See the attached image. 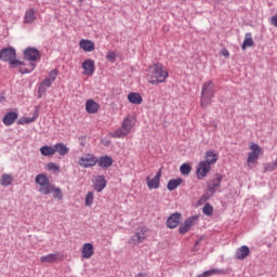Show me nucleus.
I'll return each mask as SVG.
<instances>
[{
  "mask_svg": "<svg viewBox=\"0 0 277 277\" xmlns=\"http://www.w3.org/2000/svg\"><path fill=\"white\" fill-rule=\"evenodd\" d=\"M221 55H223V57H230V52H228L227 49H223L221 51Z\"/></svg>",
  "mask_w": 277,
  "mask_h": 277,
  "instance_id": "obj_42",
  "label": "nucleus"
},
{
  "mask_svg": "<svg viewBox=\"0 0 277 277\" xmlns=\"http://www.w3.org/2000/svg\"><path fill=\"white\" fill-rule=\"evenodd\" d=\"M181 217H182V214L179 212L171 214L167 220L168 228H176V226L181 224Z\"/></svg>",
  "mask_w": 277,
  "mask_h": 277,
  "instance_id": "obj_16",
  "label": "nucleus"
},
{
  "mask_svg": "<svg viewBox=\"0 0 277 277\" xmlns=\"http://www.w3.org/2000/svg\"><path fill=\"white\" fill-rule=\"evenodd\" d=\"M113 164L114 159H111L109 156H103L97 159V166H100V168H111Z\"/></svg>",
  "mask_w": 277,
  "mask_h": 277,
  "instance_id": "obj_26",
  "label": "nucleus"
},
{
  "mask_svg": "<svg viewBox=\"0 0 277 277\" xmlns=\"http://www.w3.org/2000/svg\"><path fill=\"white\" fill-rule=\"evenodd\" d=\"M135 277H146V274H144V273H138L137 275H135Z\"/></svg>",
  "mask_w": 277,
  "mask_h": 277,
  "instance_id": "obj_44",
  "label": "nucleus"
},
{
  "mask_svg": "<svg viewBox=\"0 0 277 277\" xmlns=\"http://www.w3.org/2000/svg\"><path fill=\"white\" fill-rule=\"evenodd\" d=\"M105 187H107V180H105L104 175H97L94 181L95 192H103Z\"/></svg>",
  "mask_w": 277,
  "mask_h": 277,
  "instance_id": "obj_22",
  "label": "nucleus"
},
{
  "mask_svg": "<svg viewBox=\"0 0 277 277\" xmlns=\"http://www.w3.org/2000/svg\"><path fill=\"white\" fill-rule=\"evenodd\" d=\"M249 148L251 151L248 154L247 164L251 168L259 161V157L263 155V149L256 143H251Z\"/></svg>",
  "mask_w": 277,
  "mask_h": 277,
  "instance_id": "obj_5",
  "label": "nucleus"
},
{
  "mask_svg": "<svg viewBox=\"0 0 277 277\" xmlns=\"http://www.w3.org/2000/svg\"><path fill=\"white\" fill-rule=\"evenodd\" d=\"M147 233L148 229H146V227H138L130 238V243H132V246H140V243H144V241H146Z\"/></svg>",
  "mask_w": 277,
  "mask_h": 277,
  "instance_id": "obj_8",
  "label": "nucleus"
},
{
  "mask_svg": "<svg viewBox=\"0 0 277 277\" xmlns=\"http://www.w3.org/2000/svg\"><path fill=\"white\" fill-rule=\"evenodd\" d=\"M133 127H135V116L128 115L121 123V129L109 132V137H127L133 131Z\"/></svg>",
  "mask_w": 277,
  "mask_h": 277,
  "instance_id": "obj_3",
  "label": "nucleus"
},
{
  "mask_svg": "<svg viewBox=\"0 0 277 277\" xmlns=\"http://www.w3.org/2000/svg\"><path fill=\"white\" fill-rule=\"evenodd\" d=\"M106 60H108V62H116V52L114 51L107 52Z\"/></svg>",
  "mask_w": 277,
  "mask_h": 277,
  "instance_id": "obj_41",
  "label": "nucleus"
},
{
  "mask_svg": "<svg viewBox=\"0 0 277 277\" xmlns=\"http://www.w3.org/2000/svg\"><path fill=\"white\" fill-rule=\"evenodd\" d=\"M98 163V158L93 154H85L78 159V166L80 168H94Z\"/></svg>",
  "mask_w": 277,
  "mask_h": 277,
  "instance_id": "obj_7",
  "label": "nucleus"
},
{
  "mask_svg": "<svg viewBox=\"0 0 277 277\" xmlns=\"http://www.w3.org/2000/svg\"><path fill=\"white\" fill-rule=\"evenodd\" d=\"M170 77L168 68L161 63H154L149 65L146 70L145 79L150 85H159V83H166V79Z\"/></svg>",
  "mask_w": 277,
  "mask_h": 277,
  "instance_id": "obj_2",
  "label": "nucleus"
},
{
  "mask_svg": "<svg viewBox=\"0 0 277 277\" xmlns=\"http://www.w3.org/2000/svg\"><path fill=\"white\" fill-rule=\"evenodd\" d=\"M198 222V216H190L186 219L183 224L180 225L179 233L180 235H187L192 230V227Z\"/></svg>",
  "mask_w": 277,
  "mask_h": 277,
  "instance_id": "obj_9",
  "label": "nucleus"
},
{
  "mask_svg": "<svg viewBox=\"0 0 277 277\" xmlns=\"http://www.w3.org/2000/svg\"><path fill=\"white\" fill-rule=\"evenodd\" d=\"M54 150L55 153H58L61 157H64L67 153H70V148H68V146H66L64 143H56L54 145Z\"/></svg>",
  "mask_w": 277,
  "mask_h": 277,
  "instance_id": "obj_28",
  "label": "nucleus"
},
{
  "mask_svg": "<svg viewBox=\"0 0 277 277\" xmlns=\"http://www.w3.org/2000/svg\"><path fill=\"white\" fill-rule=\"evenodd\" d=\"M217 159H220V156L215 151L208 150L206 153L203 162L208 163V166H213V164L217 163Z\"/></svg>",
  "mask_w": 277,
  "mask_h": 277,
  "instance_id": "obj_21",
  "label": "nucleus"
},
{
  "mask_svg": "<svg viewBox=\"0 0 277 277\" xmlns=\"http://www.w3.org/2000/svg\"><path fill=\"white\" fill-rule=\"evenodd\" d=\"M202 212L205 213V215H213V206H211L210 203H206L202 208Z\"/></svg>",
  "mask_w": 277,
  "mask_h": 277,
  "instance_id": "obj_40",
  "label": "nucleus"
},
{
  "mask_svg": "<svg viewBox=\"0 0 277 277\" xmlns=\"http://www.w3.org/2000/svg\"><path fill=\"white\" fill-rule=\"evenodd\" d=\"M62 259L61 252L50 253L40 258V263H55Z\"/></svg>",
  "mask_w": 277,
  "mask_h": 277,
  "instance_id": "obj_20",
  "label": "nucleus"
},
{
  "mask_svg": "<svg viewBox=\"0 0 277 277\" xmlns=\"http://www.w3.org/2000/svg\"><path fill=\"white\" fill-rule=\"evenodd\" d=\"M203 274H205L206 277H209V276L222 275V274H226V273L224 272V269L212 268V269L203 272Z\"/></svg>",
  "mask_w": 277,
  "mask_h": 277,
  "instance_id": "obj_35",
  "label": "nucleus"
},
{
  "mask_svg": "<svg viewBox=\"0 0 277 277\" xmlns=\"http://www.w3.org/2000/svg\"><path fill=\"white\" fill-rule=\"evenodd\" d=\"M51 85H53V82L45 78L39 85V93L44 94V92H47V89L51 88Z\"/></svg>",
  "mask_w": 277,
  "mask_h": 277,
  "instance_id": "obj_34",
  "label": "nucleus"
},
{
  "mask_svg": "<svg viewBox=\"0 0 277 277\" xmlns=\"http://www.w3.org/2000/svg\"><path fill=\"white\" fill-rule=\"evenodd\" d=\"M209 172H211V166L205 161H200L196 171L197 179L202 181V179H205Z\"/></svg>",
  "mask_w": 277,
  "mask_h": 277,
  "instance_id": "obj_11",
  "label": "nucleus"
},
{
  "mask_svg": "<svg viewBox=\"0 0 277 277\" xmlns=\"http://www.w3.org/2000/svg\"><path fill=\"white\" fill-rule=\"evenodd\" d=\"M128 101L129 103H131L132 105H142V103H144V98L142 97V95L137 92H131L128 94Z\"/></svg>",
  "mask_w": 277,
  "mask_h": 277,
  "instance_id": "obj_23",
  "label": "nucleus"
},
{
  "mask_svg": "<svg viewBox=\"0 0 277 277\" xmlns=\"http://www.w3.org/2000/svg\"><path fill=\"white\" fill-rule=\"evenodd\" d=\"M82 259H92L94 256V246L90 242H87L82 246L81 250Z\"/></svg>",
  "mask_w": 277,
  "mask_h": 277,
  "instance_id": "obj_17",
  "label": "nucleus"
},
{
  "mask_svg": "<svg viewBox=\"0 0 277 277\" xmlns=\"http://www.w3.org/2000/svg\"><path fill=\"white\" fill-rule=\"evenodd\" d=\"M94 60L88 58L82 63L83 75L87 77H92V75H94Z\"/></svg>",
  "mask_w": 277,
  "mask_h": 277,
  "instance_id": "obj_14",
  "label": "nucleus"
},
{
  "mask_svg": "<svg viewBox=\"0 0 277 277\" xmlns=\"http://www.w3.org/2000/svg\"><path fill=\"white\" fill-rule=\"evenodd\" d=\"M214 92H215V85L213 84V81L209 80L202 84L201 97H200L201 107H207L211 103V98H213Z\"/></svg>",
  "mask_w": 277,
  "mask_h": 277,
  "instance_id": "obj_4",
  "label": "nucleus"
},
{
  "mask_svg": "<svg viewBox=\"0 0 277 277\" xmlns=\"http://www.w3.org/2000/svg\"><path fill=\"white\" fill-rule=\"evenodd\" d=\"M181 183H183V179L181 177L170 180L167 184V188L169 189V192H174V189H176V187H179Z\"/></svg>",
  "mask_w": 277,
  "mask_h": 277,
  "instance_id": "obj_31",
  "label": "nucleus"
},
{
  "mask_svg": "<svg viewBox=\"0 0 277 277\" xmlns=\"http://www.w3.org/2000/svg\"><path fill=\"white\" fill-rule=\"evenodd\" d=\"M78 1H79V3H83L84 0H78Z\"/></svg>",
  "mask_w": 277,
  "mask_h": 277,
  "instance_id": "obj_46",
  "label": "nucleus"
},
{
  "mask_svg": "<svg viewBox=\"0 0 277 277\" xmlns=\"http://www.w3.org/2000/svg\"><path fill=\"white\" fill-rule=\"evenodd\" d=\"M250 47H254V40L252 39V34L247 32L245 36V40L242 42L241 49H242V51H246V49H248Z\"/></svg>",
  "mask_w": 277,
  "mask_h": 277,
  "instance_id": "obj_29",
  "label": "nucleus"
},
{
  "mask_svg": "<svg viewBox=\"0 0 277 277\" xmlns=\"http://www.w3.org/2000/svg\"><path fill=\"white\" fill-rule=\"evenodd\" d=\"M159 183H161V170H159L155 177H146V184L148 189H159Z\"/></svg>",
  "mask_w": 277,
  "mask_h": 277,
  "instance_id": "obj_13",
  "label": "nucleus"
},
{
  "mask_svg": "<svg viewBox=\"0 0 277 277\" xmlns=\"http://www.w3.org/2000/svg\"><path fill=\"white\" fill-rule=\"evenodd\" d=\"M13 181L14 177H12V175L4 173L1 175L0 185H2L3 187H8Z\"/></svg>",
  "mask_w": 277,
  "mask_h": 277,
  "instance_id": "obj_33",
  "label": "nucleus"
},
{
  "mask_svg": "<svg viewBox=\"0 0 277 277\" xmlns=\"http://www.w3.org/2000/svg\"><path fill=\"white\" fill-rule=\"evenodd\" d=\"M49 194H53V198H56L57 200H62L64 198L62 188L56 187L53 184L50 186L49 189H43V196H49Z\"/></svg>",
  "mask_w": 277,
  "mask_h": 277,
  "instance_id": "obj_15",
  "label": "nucleus"
},
{
  "mask_svg": "<svg viewBox=\"0 0 277 277\" xmlns=\"http://www.w3.org/2000/svg\"><path fill=\"white\" fill-rule=\"evenodd\" d=\"M3 101H5V97L0 95V103L3 102Z\"/></svg>",
  "mask_w": 277,
  "mask_h": 277,
  "instance_id": "obj_45",
  "label": "nucleus"
},
{
  "mask_svg": "<svg viewBox=\"0 0 277 277\" xmlns=\"http://www.w3.org/2000/svg\"><path fill=\"white\" fill-rule=\"evenodd\" d=\"M18 118V114L16 113H9L3 117V123L6 127H10L16 122V119Z\"/></svg>",
  "mask_w": 277,
  "mask_h": 277,
  "instance_id": "obj_27",
  "label": "nucleus"
},
{
  "mask_svg": "<svg viewBox=\"0 0 277 277\" xmlns=\"http://www.w3.org/2000/svg\"><path fill=\"white\" fill-rule=\"evenodd\" d=\"M250 256V248L248 246H241L236 250L235 259L237 261H243V259H248Z\"/></svg>",
  "mask_w": 277,
  "mask_h": 277,
  "instance_id": "obj_18",
  "label": "nucleus"
},
{
  "mask_svg": "<svg viewBox=\"0 0 277 277\" xmlns=\"http://www.w3.org/2000/svg\"><path fill=\"white\" fill-rule=\"evenodd\" d=\"M24 58L27 60V62H30V64L25 68H31V64L36 67V62L40 60V52L36 48H27L24 51Z\"/></svg>",
  "mask_w": 277,
  "mask_h": 277,
  "instance_id": "obj_6",
  "label": "nucleus"
},
{
  "mask_svg": "<svg viewBox=\"0 0 277 277\" xmlns=\"http://www.w3.org/2000/svg\"><path fill=\"white\" fill-rule=\"evenodd\" d=\"M79 47L85 53H92V51H94V43L92 42V40H89V39L80 40Z\"/></svg>",
  "mask_w": 277,
  "mask_h": 277,
  "instance_id": "obj_24",
  "label": "nucleus"
},
{
  "mask_svg": "<svg viewBox=\"0 0 277 277\" xmlns=\"http://www.w3.org/2000/svg\"><path fill=\"white\" fill-rule=\"evenodd\" d=\"M85 207H92L94 205V193L89 192L84 199Z\"/></svg>",
  "mask_w": 277,
  "mask_h": 277,
  "instance_id": "obj_36",
  "label": "nucleus"
},
{
  "mask_svg": "<svg viewBox=\"0 0 277 277\" xmlns=\"http://www.w3.org/2000/svg\"><path fill=\"white\" fill-rule=\"evenodd\" d=\"M180 171H181V174L187 175L189 174V172H192V166H189L188 163H183L180 167Z\"/></svg>",
  "mask_w": 277,
  "mask_h": 277,
  "instance_id": "obj_38",
  "label": "nucleus"
},
{
  "mask_svg": "<svg viewBox=\"0 0 277 277\" xmlns=\"http://www.w3.org/2000/svg\"><path fill=\"white\" fill-rule=\"evenodd\" d=\"M40 153L43 157H53L55 155V146L44 145L40 147Z\"/></svg>",
  "mask_w": 277,
  "mask_h": 277,
  "instance_id": "obj_30",
  "label": "nucleus"
},
{
  "mask_svg": "<svg viewBox=\"0 0 277 277\" xmlns=\"http://www.w3.org/2000/svg\"><path fill=\"white\" fill-rule=\"evenodd\" d=\"M35 183H37V185H40L39 192L44 195L43 189H49L51 184V181L49 180V176H47V174L44 173H40L35 177Z\"/></svg>",
  "mask_w": 277,
  "mask_h": 277,
  "instance_id": "obj_10",
  "label": "nucleus"
},
{
  "mask_svg": "<svg viewBox=\"0 0 277 277\" xmlns=\"http://www.w3.org/2000/svg\"><path fill=\"white\" fill-rule=\"evenodd\" d=\"M36 10L35 9H28L25 12L24 15V23L26 25H31V23H34V21H36Z\"/></svg>",
  "mask_w": 277,
  "mask_h": 277,
  "instance_id": "obj_25",
  "label": "nucleus"
},
{
  "mask_svg": "<svg viewBox=\"0 0 277 277\" xmlns=\"http://www.w3.org/2000/svg\"><path fill=\"white\" fill-rule=\"evenodd\" d=\"M223 179L224 176L222 174L216 173L208 184V192H210L211 194H215V190L220 188V185L222 184Z\"/></svg>",
  "mask_w": 277,
  "mask_h": 277,
  "instance_id": "obj_12",
  "label": "nucleus"
},
{
  "mask_svg": "<svg viewBox=\"0 0 277 277\" xmlns=\"http://www.w3.org/2000/svg\"><path fill=\"white\" fill-rule=\"evenodd\" d=\"M98 109H101L100 103H96L94 100L87 101V103H85L87 114H98Z\"/></svg>",
  "mask_w": 277,
  "mask_h": 277,
  "instance_id": "obj_19",
  "label": "nucleus"
},
{
  "mask_svg": "<svg viewBox=\"0 0 277 277\" xmlns=\"http://www.w3.org/2000/svg\"><path fill=\"white\" fill-rule=\"evenodd\" d=\"M45 170H48V172H60V166H57V163L55 162H49L45 164Z\"/></svg>",
  "mask_w": 277,
  "mask_h": 277,
  "instance_id": "obj_37",
  "label": "nucleus"
},
{
  "mask_svg": "<svg viewBox=\"0 0 277 277\" xmlns=\"http://www.w3.org/2000/svg\"><path fill=\"white\" fill-rule=\"evenodd\" d=\"M40 114L38 113V110H35L32 117H24L21 119L19 124H30V122H36V120H38V116Z\"/></svg>",
  "mask_w": 277,
  "mask_h": 277,
  "instance_id": "obj_32",
  "label": "nucleus"
},
{
  "mask_svg": "<svg viewBox=\"0 0 277 277\" xmlns=\"http://www.w3.org/2000/svg\"><path fill=\"white\" fill-rule=\"evenodd\" d=\"M200 241H202V238H199V239L195 242V248H196L197 246H200Z\"/></svg>",
  "mask_w": 277,
  "mask_h": 277,
  "instance_id": "obj_43",
  "label": "nucleus"
},
{
  "mask_svg": "<svg viewBox=\"0 0 277 277\" xmlns=\"http://www.w3.org/2000/svg\"><path fill=\"white\" fill-rule=\"evenodd\" d=\"M0 61L9 62L11 68H19L22 75H27L36 70V65L31 64L29 68H26L25 63L16 60V50H14V48H4L0 50Z\"/></svg>",
  "mask_w": 277,
  "mask_h": 277,
  "instance_id": "obj_1",
  "label": "nucleus"
},
{
  "mask_svg": "<svg viewBox=\"0 0 277 277\" xmlns=\"http://www.w3.org/2000/svg\"><path fill=\"white\" fill-rule=\"evenodd\" d=\"M57 75H60V71H57V69H52L50 72H49V76L48 78V81H51L53 83V81H55V79H57Z\"/></svg>",
  "mask_w": 277,
  "mask_h": 277,
  "instance_id": "obj_39",
  "label": "nucleus"
}]
</instances>
